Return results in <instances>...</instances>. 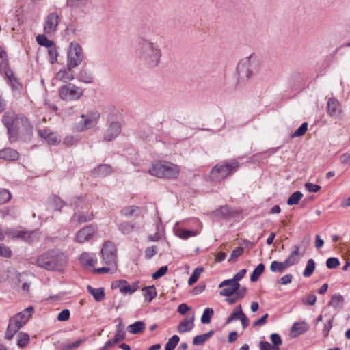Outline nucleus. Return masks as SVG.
I'll return each instance as SVG.
<instances>
[{"label":"nucleus","mask_w":350,"mask_h":350,"mask_svg":"<svg viewBox=\"0 0 350 350\" xmlns=\"http://www.w3.org/2000/svg\"><path fill=\"white\" fill-rule=\"evenodd\" d=\"M1 121L7 129L10 142H14L19 138L27 139L32 135L33 127L25 116L12 111L3 113Z\"/></svg>","instance_id":"f257e3e1"},{"label":"nucleus","mask_w":350,"mask_h":350,"mask_svg":"<svg viewBox=\"0 0 350 350\" xmlns=\"http://www.w3.org/2000/svg\"><path fill=\"white\" fill-rule=\"evenodd\" d=\"M135 51L138 58L148 68H155L161 62V49L159 44L149 39L139 38L137 40Z\"/></svg>","instance_id":"f03ea898"},{"label":"nucleus","mask_w":350,"mask_h":350,"mask_svg":"<svg viewBox=\"0 0 350 350\" xmlns=\"http://www.w3.org/2000/svg\"><path fill=\"white\" fill-rule=\"evenodd\" d=\"M66 256L62 252L51 250L44 253L37 258L39 267L49 271H62L67 266Z\"/></svg>","instance_id":"7ed1b4c3"},{"label":"nucleus","mask_w":350,"mask_h":350,"mask_svg":"<svg viewBox=\"0 0 350 350\" xmlns=\"http://www.w3.org/2000/svg\"><path fill=\"white\" fill-rule=\"evenodd\" d=\"M102 263L104 267L94 269L98 274L114 273L117 270V248L111 241H106L101 250Z\"/></svg>","instance_id":"20e7f679"},{"label":"nucleus","mask_w":350,"mask_h":350,"mask_svg":"<svg viewBox=\"0 0 350 350\" xmlns=\"http://www.w3.org/2000/svg\"><path fill=\"white\" fill-rule=\"evenodd\" d=\"M152 176L164 179H176L180 172L178 165L166 161H158L153 163L148 170Z\"/></svg>","instance_id":"39448f33"},{"label":"nucleus","mask_w":350,"mask_h":350,"mask_svg":"<svg viewBox=\"0 0 350 350\" xmlns=\"http://www.w3.org/2000/svg\"><path fill=\"white\" fill-rule=\"evenodd\" d=\"M260 65L258 58L253 55L242 59L238 64V83H241L249 80L258 71Z\"/></svg>","instance_id":"423d86ee"},{"label":"nucleus","mask_w":350,"mask_h":350,"mask_svg":"<svg viewBox=\"0 0 350 350\" xmlns=\"http://www.w3.org/2000/svg\"><path fill=\"white\" fill-rule=\"evenodd\" d=\"M34 309L29 306L23 311L13 316L10 319L5 334L6 340H11L18 331L25 325L31 317Z\"/></svg>","instance_id":"0eeeda50"},{"label":"nucleus","mask_w":350,"mask_h":350,"mask_svg":"<svg viewBox=\"0 0 350 350\" xmlns=\"http://www.w3.org/2000/svg\"><path fill=\"white\" fill-rule=\"evenodd\" d=\"M239 163L236 160L225 161L215 165L211 172L210 178L212 181H220L237 171Z\"/></svg>","instance_id":"6e6552de"},{"label":"nucleus","mask_w":350,"mask_h":350,"mask_svg":"<svg viewBox=\"0 0 350 350\" xmlns=\"http://www.w3.org/2000/svg\"><path fill=\"white\" fill-rule=\"evenodd\" d=\"M84 57V53L80 44L77 42H71L67 49V66L76 68L81 64Z\"/></svg>","instance_id":"1a4fd4ad"},{"label":"nucleus","mask_w":350,"mask_h":350,"mask_svg":"<svg viewBox=\"0 0 350 350\" xmlns=\"http://www.w3.org/2000/svg\"><path fill=\"white\" fill-rule=\"evenodd\" d=\"M100 118V114L97 111H88L85 114H81V120L77 122L76 129L79 131H84L94 127Z\"/></svg>","instance_id":"9d476101"},{"label":"nucleus","mask_w":350,"mask_h":350,"mask_svg":"<svg viewBox=\"0 0 350 350\" xmlns=\"http://www.w3.org/2000/svg\"><path fill=\"white\" fill-rule=\"evenodd\" d=\"M58 92L59 97L66 102L77 100L83 95L81 88L72 83L62 86Z\"/></svg>","instance_id":"9b49d317"},{"label":"nucleus","mask_w":350,"mask_h":350,"mask_svg":"<svg viewBox=\"0 0 350 350\" xmlns=\"http://www.w3.org/2000/svg\"><path fill=\"white\" fill-rule=\"evenodd\" d=\"M59 22V16L55 12L49 13L44 19L43 29L45 34L48 36L53 35L57 29Z\"/></svg>","instance_id":"f8f14e48"},{"label":"nucleus","mask_w":350,"mask_h":350,"mask_svg":"<svg viewBox=\"0 0 350 350\" xmlns=\"http://www.w3.org/2000/svg\"><path fill=\"white\" fill-rule=\"evenodd\" d=\"M97 232V228L93 225H88L82 228L75 234L74 241L83 243L92 239Z\"/></svg>","instance_id":"ddd939ff"},{"label":"nucleus","mask_w":350,"mask_h":350,"mask_svg":"<svg viewBox=\"0 0 350 350\" xmlns=\"http://www.w3.org/2000/svg\"><path fill=\"white\" fill-rule=\"evenodd\" d=\"M219 288H224L219 294L224 297H230L235 293L240 288L239 283H235L231 280H225L222 281L218 286Z\"/></svg>","instance_id":"4468645a"},{"label":"nucleus","mask_w":350,"mask_h":350,"mask_svg":"<svg viewBox=\"0 0 350 350\" xmlns=\"http://www.w3.org/2000/svg\"><path fill=\"white\" fill-rule=\"evenodd\" d=\"M10 238L22 239L25 241H33L36 238V232H27L22 229H11L5 232Z\"/></svg>","instance_id":"2eb2a0df"},{"label":"nucleus","mask_w":350,"mask_h":350,"mask_svg":"<svg viewBox=\"0 0 350 350\" xmlns=\"http://www.w3.org/2000/svg\"><path fill=\"white\" fill-rule=\"evenodd\" d=\"M73 68H75L72 66H68L66 65V67L62 68L60 69L56 74H55V79L62 82V83H67L68 81H70L74 79V72Z\"/></svg>","instance_id":"dca6fc26"},{"label":"nucleus","mask_w":350,"mask_h":350,"mask_svg":"<svg viewBox=\"0 0 350 350\" xmlns=\"http://www.w3.org/2000/svg\"><path fill=\"white\" fill-rule=\"evenodd\" d=\"M121 131V125L118 122H113L110 124L106 130L104 139L107 141H111L114 139Z\"/></svg>","instance_id":"f3484780"},{"label":"nucleus","mask_w":350,"mask_h":350,"mask_svg":"<svg viewBox=\"0 0 350 350\" xmlns=\"http://www.w3.org/2000/svg\"><path fill=\"white\" fill-rule=\"evenodd\" d=\"M38 135L45 140L49 144L55 145L60 142V139L57 135L50 130L42 129L38 131Z\"/></svg>","instance_id":"a211bd4d"},{"label":"nucleus","mask_w":350,"mask_h":350,"mask_svg":"<svg viewBox=\"0 0 350 350\" xmlns=\"http://www.w3.org/2000/svg\"><path fill=\"white\" fill-rule=\"evenodd\" d=\"M342 111L340 103L335 98H329L327 104V112L329 116L340 115Z\"/></svg>","instance_id":"6ab92c4d"},{"label":"nucleus","mask_w":350,"mask_h":350,"mask_svg":"<svg viewBox=\"0 0 350 350\" xmlns=\"http://www.w3.org/2000/svg\"><path fill=\"white\" fill-rule=\"evenodd\" d=\"M79 260L80 263L86 268L93 267L97 262L94 254L85 252L80 255Z\"/></svg>","instance_id":"aec40b11"},{"label":"nucleus","mask_w":350,"mask_h":350,"mask_svg":"<svg viewBox=\"0 0 350 350\" xmlns=\"http://www.w3.org/2000/svg\"><path fill=\"white\" fill-rule=\"evenodd\" d=\"M118 288L122 293L124 295H131L139 288V282H135L130 284L126 280H120Z\"/></svg>","instance_id":"412c9836"},{"label":"nucleus","mask_w":350,"mask_h":350,"mask_svg":"<svg viewBox=\"0 0 350 350\" xmlns=\"http://www.w3.org/2000/svg\"><path fill=\"white\" fill-rule=\"evenodd\" d=\"M194 313L191 316L186 317L178 325L177 330L180 334L190 332L194 326Z\"/></svg>","instance_id":"4be33fe9"},{"label":"nucleus","mask_w":350,"mask_h":350,"mask_svg":"<svg viewBox=\"0 0 350 350\" xmlns=\"http://www.w3.org/2000/svg\"><path fill=\"white\" fill-rule=\"evenodd\" d=\"M5 75L8 79V83L10 86L14 91H19L22 85L18 81V79L14 77V73L11 69H6Z\"/></svg>","instance_id":"5701e85b"},{"label":"nucleus","mask_w":350,"mask_h":350,"mask_svg":"<svg viewBox=\"0 0 350 350\" xmlns=\"http://www.w3.org/2000/svg\"><path fill=\"white\" fill-rule=\"evenodd\" d=\"M174 233L178 237L187 239L191 237H195L199 234L200 232L198 230H189L183 228L176 227L174 228Z\"/></svg>","instance_id":"b1692460"},{"label":"nucleus","mask_w":350,"mask_h":350,"mask_svg":"<svg viewBox=\"0 0 350 350\" xmlns=\"http://www.w3.org/2000/svg\"><path fill=\"white\" fill-rule=\"evenodd\" d=\"M308 329V325L304 322L295 323L291 329V336L293 338H295L306 332Z\"/></svg>","instance_id":"393cba45"},{"label":"nucleus","mask_w":350,"mask_h":350,"mask_svg":"<svg viewBox=\"0 0 350 350\" xmlns=\"http://www.w3.org/2000/svg\"><path fill=\"white\" fill-rule=\"evenodd\" d=\"M77 79L79 81L85 83H91L94 81V76L92 72L84 68L79 70Z\"/></svg>","instance_id":"a878e982"},{"label":"nucleus","mask_w":350,"mask_h":350,"mask_svg":"<svg viewBox=\"0 0 350 350\" xmlns=\"http://www.w3.org/2000/svg\"><path fill=\"white\" fill-rule=\"evenodd\" d=\"M0 158L8 161H14L18 158V153L12 148H4L0 150Z\"/></svg>","instance_id":"bb28decb"},{"label":"nucleus","mask_w":350,"mask_h":350,"mask_svg":"<svg viewBox=\"0 0 350 350\" xmlns=\"http://www.w3.org/2000/svg\"><path fill=\"white\" fill-rule=\"evenodd\" d=\"M49 206L54 210H60L64 206V203L63 201L57 196H51L48 199Z\"/></svg>","instance_id":"cd10ccee"},{"label":"nucleus","mask_w":350,"mask_h":350,"mask_svg":"<svg viewBox=\"0 0 350 350\" xmlns=\"http://www.w3.org/2000/svg\"><path fill=\"white\" fill-rule=\"evenodd\" d=\"M88 291L97 301H101L105 298V291L103 288H94L88 286Z\"/></svg>","instance_id":"c85d7f7f"},{"label":"nucleus","mask_w":350,"mask_h":350,"mask_svg":"<svg viewBox=\"0 0 350 350\" xmlns=\"http://www.w3.org/2000/svg\"><path fill=\"white\" fill-rule=\"evenodd\" d=\"M344 304V298L340 294H335L332 297L329 302V305L335 309H340L342 308Z\"/></svg>","instance_id":"c756f323"},{"label":"nucleus","mask_w":350,"mask_h":350,"mask_svg":"<svg viewBox=\"0 0 350 350\" xmlns=\"http://www.w3.org/2000/svg\"><path fill=\"white\" fill-rule=\"evenodd\" d=\"M145 300L150 302L156 296L157 291L154 286H146L142 288Z\"/></svg>","instance_id":"7c9ffc66"},{"label":"nucleus","mask_w":350,"mask_h":350,"mask_svg":"<svg viewBox=\"0 0 350 350\" xmlns=\"http://www.w3.org/2000/svg\"><path fill=\"white\" fill-rule=\"evenodd\" d=\"M242 315H243V312L241 305L239 304L234 308L232 312L228 317L226 319V323H230L234 320L240 319Z\"/></svg>","instance_id":"2f4dec72"},{"label":"nucleus","mask_w":350,"mask_h":350,"mask_svg":"<svg viewBox=\"0 0 350 350\" xmlns=\"http://www.w3.org/2000/svg\"><path fill=\"white\" fill-rule=\"evenodd\" d=\"M213 332L210 331L208 333L201 334V335H198V336H195L193 340V344L195 345H203L205 342H206L211 338V336L213 335Z\"/></svg>","instance_id":"473e14b6"},{"label":"nucleus","mask_w":350,"mask_h":350,"mask_svg":"<svg viewBox=\"0 0 350 350\" xmlns=\"http://www.w3.org/2000/svg\"><path fill=\"white\" fill-rule=\"evenodd\" d=\"M145 329V325L142 321H137L128 326L127 329L131 334H138L142 332Z\"/></svg>","instance_id":"72a5a7b5"},{"label":"nucleus","mask_w":350,"mask_h":350,"mask_svg":"<svg viewBox=\"0 0 350 350\" xmlns=\"http://www.w3.org/2000/svg\"><path fill=\"white\" fill-rule=\"evenodd\" d=\"M139 213V208L135 206H127L121 210V214L125 217H132Z\"/></svg>","instance_id":"f704fd0d"},{"label":"nucleus","mask_w":350,"mask_h":350,"mask_svg":"<svg viewBox=\"0 0 350 350\" xmlns=\"http://www.w3.org/2000/svg\"><path fill=\"white\" fill-rule=\"evenodd\" d=\"M287 267H288V266L287 265L285 260L284 262L273 261L270 266V270L272 272L281 273Z\"/></svg>","instance_id":"c9c22d12"},{"label":"nucleus","mask_w":350,"mask_h":350,"mask_svg":"<svg viewBox=\"0 0 350 350\" xmlns=\"http://www.w3.org/2000/svg\"><path fill=\"white\" fill-rule=\"evenodd\" d=\"M265 269V265L262 263H260L253 271L250 275V280L252 282H256L258 280L260 275L263 273Z\"/></svg>","instance_id":"e433bc0d"},{"label":"nucleus","mask_w":350,"mask_h":350,"mask_svg":"<svg viewBox=\"0 0 350 350\" xmlns=\"http://www.w3.org/2000/svg\"><path fill=\"white\" fill-rule=\"evenodd\" d=\"M203 271L204 269L202 267L196 268L188 280V284L189 286H191L194 283H196L198 281V278H200L201 273L203 272Z\"/></svg>","instance_id":"4c0bfd02"},{"label":"nucleus","mask_w":350,"mask_h":350,"mask_svg":"<svg viewBox=\"0 0 350 350\" xmlns=\"http://www.w3.org/2000/svg\"><path fill=\"white\" fill-rule=\"evenodd\" d=\"M94 217L92 213H82L77 215V213H75L73 218H77L79 223H85L92 220Z\"/></svg>","instance_id":"58836bf2"},{"label":"nucleus","mask_w":350,"mask_h":350,"mask_svg":"<svg viewBox=\"0 0 350 350\" xmlns=\"http://www.w3.org/2000/svg\"><path fill=\"white\" fill-rule=\"evenodd\" d=\"M302 197L303 194L300 191H295L288 198L287 204L290 206L297 204Z\"/></svg>","instance_id":"ea45409f"},{"label":"nucleus","mask_w":350,"mask_h":350,"mask_svg":"<svg viewBox=\"0 0 350 350\" xmlns=\"http://www.w3.org/2000/svg\"><path fill=\"white\" fill-rule=\"evenodd\" d=\"M214 314V311L213 308H206L202 314L201 317V321L204 324H208L211 322V317Z\"/></svg>","instance_id":"a19ab883"},{"label":"nucleus","mask_w":350,"mask_h":350,"mask_svg":"<svg viewBox=\"0 0 350 350\" xmlns=\"http://www.w3.org/2000/svg\"><path fill=\"white\" fill-rule=\"evenodd\" d=\"M315 269V262L314 260L310 259L308 260L306 268L304 271L303 275L304 277H310L314 272Z\"/></svg>","instance_id":"79ce46f5"},{"label":"nucleus","mask_w":350,"mask_h":350,"mask_svg":"<svg viewBox=\"0 0 350 350\" xmlns=\"http://www.w3.org/2000/svg\"><path fill=\"white\" fill-rule=\"evenodd\" d=\"M118 229L122 234H128L133 230L134 226L129 221H124L119 225Z\"/></svg>","instance_id":"37998d69"},{"label":"nucleus","mask_w":350,"mask_h":350,"mask_svg":"<svg viewBox=\"0 0 350 350\" xmlns=\"http://www.w3.org/2000/svg\"><path fill=\"white\" fill-rule=\"evenodd\" d=\"M29 342V336L27 333L20 332L18 334L17 345L19 347H25Z\"/></svg>","instance_id":"c03bdc74"},{"label":"nucleus","mask_w":350,"mask_h":350,"mask_svg":"<svg viewBox=\"0 0 350 350\" xmlns=\"http://www.w3.org/2000/svg\"><path fill=\"white\" fill-rule=\"evenodd\" d=\"M179 337L177 335L172 336L165 344V350H174L179 342Z\"/></svg>","instance_id":"a18cd8bd"},{"label":"nucleus","mask_w":350,"mask_h":350,"mask_svg":"<svg viewBox=\"0 0 350 350\" xmlns=\"http://www.w3.org/2000/svg\"><path fill=\"white\" fill-rule=\"evenodd\" d=\"M36 40L40 45L46 46L48 48L53 46L54 44L53 42L49 40L45 35H38L36 37Z\"/></svg>","instance_id":"49530a36"},{"label":"nucleus","mask_w":350,"mask_h":350,"mask_svg":"<svg viewBox=\"0 0 350 350\" xmlns=\"http://www.w3.org/2000/svg\"><path fill=\"white\" fill-rule=\"evenodd\" d=\"M6 69H10L8 64L7 55L5 52L0 49V70L5 72Z\"/></svg>","instance_id":"de8ad7c7"},{"label":"nucleus","mask_w":350,"mask_h":350,"mask_svg":"<svg viewBox=\"0 0 350 350\" xmlns=\"http://www.w3.org/2000/svg\"><path fill=\"white\" fill-rule=\"evenodd\" d=\"M308 129V123L304 122L293 133L291 137H301L305 134Z\"/></svg>","instance_id":"09e8293b"},{"label":"nucleus","mask_w":350,"mask_h":350,"mask_svg":"<svg viewBox=\"0 0 350 350\" xmlns=\"http://www.w3.org/2000/svg\"><path fill=\"white\" fill-rule=\"evenodd\" d=\"M96 172L98 175L106 176L111 172V168L109 165L103 164L98 167Z\"/></svg>","instance_id":"8fccbe9b"},{"label":"nucleus","mask_w":350,"mask_h":350,"mask_svg":"<svg viewBox=\"0 0 350 350\" xmlns=\"http://www.w3.org/2000/svg\"><path fill=\"white\" fill-rule=\"evenodd\" d=\"M48 49V54L50 57V62L51 64H54L57 60L58 52L54 44L53 45V46H51Z\"/></svg>","instance_id":"3c124183"},{"label":"nucleus","mask_w":350,"mask_h":350,"mask_svg":"<svg viewBox=\"0 0 350 350\" xmlns=\"http://www.w3.org/2000/svg\"><path fill=\"white\" fill-rule=\"evenodd\" d=\"M124 338H125V332H124L123 328L122 327L121 325L119 324L117 326L116 333L114 336L115 342H119L122 341V340H124Z\"/></svg>","instance_id":"603ef678"},{"label":"nucleus","mask_w":350,"mask_h":350,"mask_svg":"<svg viewBox=\"0 0 350 350\" xmlns=\"http://www.w3.org/2000/svg\"><path fill=\"white\" fill-rule=\"evenodd\" d=\"M10 198L11 194L9 191L5 189H0V204L7 202Z\"/></svg>","instance_id":"864d4df0"},{"label":"nucleus","mask_w":350,"mask_h":350,"mask_svg":"<svg viewBox=\"0 0 350 350\" xmlns=\"http://www.w3.org/2000/svg\"><path fill=\"white\" fill-rule=\"evenodd\" d=\"M243 252V248L241 247H238L235 248L231 253L230 258L228 261H236L237 258L239 257Z\"/></svg>","instance_id":"5fc2aeb1"},{"label":"nucleus","mask_w":350,"mask_h":350,"mask_svg":"<svg viewBox=\"0 0 350 350\" xmlns=\"http://www.w3.org/2000/svg\"><path fill=\"white\" fill-rule=\"evenodd\" d=\"M12 252L10 247L3 244H0V256L3 258H10L12 256Z\"/></svg>","instance_id":"6e6d98bb"},{"label":"nucleus","mask_w":350,"mask_h":350,"mask_svg":"<svg viewBox=\"0 0 350 350\" xmlns=\"http://www.w3.org/2000/svg\"><path fill=\"white\" fill-rule=\"evenodd\" d=\"M157 253V247L156 246H151L145 250L144 254L146 259H150Z\"/></svg>","instance_id":"4d7b16f0"},{"label":"nucleus","mask_w":350,"mask_h":350,"mask_svg":"<svg viewBox=\"0 0 350 350\" xmlns=\"http://www.w3.org/2000/svg\"><path fill=\"white\" fill-rule=\"evenodd\" d=\"M271 341L273 344V346L275 347H278L282 345V338L278 334H272L270 336Z\"/></svg>","instance_id":"13d9d810"},{"label":"nucleus","mask_w":350,"mask_h":350,"mask_svg":"<svg viewBox=\"0 0 350 350\" xmlns=\"http://www.w3.org/2000/svg\"><path fill=\"white\" fill-rule=\"evenodd\" d=\"M340 265V262L336 258H329L326 261V265L329 269H335Z\"/></svg>","instance_id":"bf43d9fd"},{"label":"nucleus","mask_w":350,"mask_h":350,"mask_svg":"<svg viewBox=\"0 0 350 350\" xmlns=\"http://www.w3.org/2000/svg\"><path fill=\"white\" fill-rule=\"evenodd\" d=\"M305 189L308 192L316 193L321 189V186L319 185L313 184L312 183H306L305 184Z\"/></svg>","instance_id":"052dcab7"},{"label":"nucleus","mask_w":350,"mask_h":350,"mask_svg":"<svg viewBox=\"0 0 350 350\" xmlns=\"http://www.w3.org/2000/svg\"><path fill=\"white\" fill-rule=\"evenodd\" d=\"M85 341V338L79 339L75 342L64 346V350H73L77 349L81 343Z\"/></svg>","instance_id":"680f3d73"},{"label":"nucleus","mask_w":350,"mask_h":350,"mask_svg":"<svg viewBox=\"0 0 350 350\" xmlns=\"http://www.w3.org/2000/svg\"><path fill=\"white\" fill-rule=\"evenodd\" d=\"M167 271V266H163L160 267L156 272H154L152 277L153 279L157 280L163 275H164Z\"/></svg>","instance_id":"e2e57ef3"},{"label":"nucleus","mask_w":350,"mask_h":350,"mask_svg":"<svg viewBox=\"0 0 350 350\" xmlns=\"http://www.w3.org/2000/svg\"><path fill=\"white\" fill-rule=\"evenodd\" d=\"M259 348L260 350H278V347H275L270 343L266 341H261L259 343Z\"/></svg>","instance_id":"0e129e2a"},{"label":"nucleus","mask_w":350,"mask_h":350,"mask_svg":"<svg viewBox=\"0 0 350 350\" xmlns=\"http://www.w3.org/2000/svg\"><path fill=\"white\" fill-rule=\"evenodd\" d=\"M317 301V297L314 295H308L302 301L304 304L313 306L315 304Z\"/></svg>","instance_id":"69168bd1"},{"label":"nucleus","mask_w":350,"mask_h":350,"mask_svg":"<svg viewBox=\"0 0 350 350\" xmlns=\"http://www.w3.org/2000/svg\"><path fill=\"white\" fill-rule=\"evenodd\" d=\"M70 318V311L67 309L62 310L58 316L57 319L59 321H65L68 320Z\"/></svg>","instance_id":"338daca9"},{"label":"nucleus","mask_w":350,"mask_h":350,"mask_svg":"<svg viewBox=\"0 0 350 350\" xmlns=\"http://www.w3.org/2000/svg\"><path fill=\"white\" fill-rule=\"evenodd\" d=\"M247 270L245 269H243L240 270L237 273H236L233 278L230 279L235 283H239V282L245 276Z\"/></svg>","instance_id":"774afa93"}]
</instances>
